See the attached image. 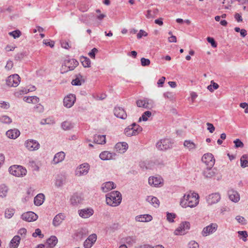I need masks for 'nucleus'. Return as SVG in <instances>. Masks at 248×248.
<instances>
[{
	"instance_id": "nucleus-1",
	"label": "nucleus",
	"mask_w": 248,
	"mask_h": 248,
	"mask_svg": "<svg viewBox=\"0 0 248 248\" xmlns=\"http://www.w3.org/2000/svg\"><path fill=\"white\" fill-rule=\"evenodd\" d=\"M199 202V196L194 192H188L184 194L180 201V205L183 208H193L197 206Z\"/></svg>"
},
{
	"instance_id": "nucleus-2",
	"label": "nucleus",
	"mask_w": 248,
	"mask_h": 248,
	"mask_svg": "<svg viewBox=\"0 0 248 248\" xmlns=\"http://www.w3.org/2000/svg\"><path fill=\"white\" fill-rule=\"evenodd\" d=\"M106 201L108 205L116 207L120 204L122 202V195L118 191H114L106 196Z\"/></svg>"
},
{
	"instance_id": "nucleus-3",
	"label": "nucleus",
	"mask_w": 248,
	"mask_h": 248,
	"mask_svg": "<svg viewBox=\"0 0 248 248\" xmlns=\"http://www.w3.org/2000/svg\"><path fill=\"white\" fill-rule=\"evenodd\" d=\"M142 130V128L140 126L136 123H133L125 128L124 132L126 136L131 137L137 135Z\"/></svg>"
},
{
	"instance_id": "nucleus-4",
	"label": "nucleus",
	"mask_w": 248,
	"mask_h": 248,
	"mask_svg": "<svg viewBox=\"0 0 248 248\" xmlns=\"http://www.w3.org/2000/svg\"><path fill=\"white\" fill-rule=\"evenodd\" d=\"M10 174L16 177H23L26 175L27 170L21 166L14 165L9 169Z\"/></svg>"
},
{
	"instance_id": "nucleus-5",
	"label": "nucleus",
	"mask_w": 248,
	"mask_h": 248,
	"mask_svg": "<svg viewBox=\"0 0 248 248\" xmlns=\"http://www.w3.org/2000/svg\"><path fill=\"white\" fill-rule=\"evenodd\" d=\"M24 146L29 151L33 152L39 150L40 144L39 142L33 139H28L25 141Z\"/></svg>"
},
{
	"instance_id": "nucleus-6",
	"label": "nucleus",
	"mask_w": 248,
	"mask_h": 248,
	"mask_svg": "<svg viewBox=\"0 0 248 248\" xmlns=\"http://www.w3.org/2000/svg\"><path fill=\"white\" fill-rule=\"evenodd\" d=\"M77 61L74 59L66 60L62 65L61 73H63L73 70L77 66Z\"/></svg>"
},
{
	"instance_id": "nucleus-7",
	"label": "nucleus",
	"mask_w": 248,
	"mask_h": 248,
	"mask_svg": "<svg viewBox=\"0 0 248 248\" xmlns=\"http://www.w3.org/2000/svg\"><path fill=\"white\" fill-rule=\"evenodd\" d=\"M20 78L17 74L12 75L7 78L6 80V84L10 87H17L20 82Z\"/></svg>"
},
{
	"instance_id": "nucleus-8",
	"label": "nucleus",
	"mask_w": 248,
	"mask_h": 248,
	"mask_svg": "<svg viewBox=\"0 0 248 248\" xmlns=\"http://www.w3.org/2000/svg\"><path fill=\"white\" fill-rule=\"evenodd\" d=\"M156 147L159 150L164 151L172 147V143L170 139L161 140L156 143Z\"/></svg>"
},
{
	"instance_id": "nucleus-9",
	"label": "nucleus",
	"mask_w": 248,
	"mask_h": 248,
	"mask_svg": "<svg viewBox=\"0 0 248 248\" xmlns=\"http://www.w3.org/2000/svg\"><path fill=\"white\" fill-rule=\"evenodd\" d=\"M218 225L217 223H212L207 226L203 228L202 234L203 236H206L214 233L217 229Z\"/></svg>"
},
{
	"instance_id": "nucleus-10",
	"label": "nucleus",
	"mask_w": 248,
	"mask_h": 248,
	"mask_svg": "<svg viewBox=\"0 0 248 248\" xmlns=\"http://www.w3.org/2000/svg\"><path fill=\"white\" fill-rule=\"evenodd\" d=\"M190 228V224L185 221L180 224V226L175 230L174 234L176 235H184Z\"/></svg>"
},
{
	"instance_id": "nucleus-11",
	"label": "nucleus",
	"mask_w": 248,
	"mask_h": 248,
	"mask_svg": "<svg viewBox=\"0 0 248 248\" xmlns=\"http://www.w3.org/2000/svg\"><path fill=\"white\" fill-rule=\"evenodd\" d=\"M76 101V96L74 94H69L66 96L63 101V106L67 108L73 106Z\"/></svg>"
},
{
	"instance_id": "nucleus-12",
	"label": "nucleus",
	"mask_w": 248,
	"mask_h": 248,
	"mask_svg": "<svg viewBox=\"0 0 248 248\" xmlns=\"http://www.w3.org/2000/svg\"><path fill=\"white\" fill-rule=\"evenodd\" d=\"M220 195L219 193H214L208 195L206 200L208 205H213L217 203L220 200Z\"/></svg>"
},
{
	"instance_id": "nucleus-13",
	"label": "nucleus",
	"mask_w": 248,
	"mask_h": 248,
	"mask_svg": "<svg viewBox=\"0 0 248 248\" xmlns=\"http://www.w3.org/2000/svg\"><path fill=\"white\" fill-rule=\"evenodd\" d=\"M202 160L208 167H212L215 164V159L212 154H205L202 158Z\"/></svg>"
},
{
	"instance_id": "nucleus-14",
	"label": "nucleus",
	"mask_w": 248,
	"mask_h": 248,
	"mask_svg": "<svg viewBox=\"0 0 248 248\" xmlns=\"http://www.w3.org/2000/svg\"><path fill=\"white\" fill-rule=\"evenodd\" d=\"M207 167L206 169H204L202 171V174L206 178H212L216 176L217 174V171L215 168Z\"/></svg>"
},
{
	"instance_id": "nucleus-15",
	"label": "nucleus",
	"mask_w": 248,
	"mask_h": 248,
	"mask_svg": "<svg viewBox=\"0 0 248 248\" xmlns=\"http://www.w3.org/2000/svg\"><path fill=\"white\" fill-rule=\"evenodd\" d=\"M21 218L28 222L34 221L38 218V216L33 212H27L21 215Z\"/></svg>"
},
{
	"instance_id": "nucleus-16",
	"label": "nucleus",
	"mask_w": 248,
	"mask_h": 248,
	"mask_svg": "<svg viewBox=\"0 0 248 248\" xmlns=\"http://www.w3.org/2000/svg\"><path fill=\"white\" fill-rule=\"evenodd\" d=\"M114 114L118 118L125 120L127 115L124 109L120 107H115L114 108Z\"/></svg>"
},
{
	"instance_id": "nucleus-17",
	"label": "nucleus",
	"mask_w": 248,
	"mask_h": 248,
	"mask_svg": "<svg viewBox=\"0 0 248 248\" xmlns=\"http://www.w3.org/2000/svg\"><path fill=\"white\" fill-rule=\"evenodd\" d=\"M97 240V235L95 233L90 235L84 242L85 248H91Z\"/></svg>"
},
{
	"instance_id": "nucleus-18",
	"label": "nucleus",
	"mask_w": 248,
	"mask_h": 248,
	"mask_svg": "<svg viewBox=\"0 0 248 248\" xmlns=\"http://www.w3.org/2000/svg\"><path fill=\"white\" fill-rule=\"evenodd\" d=\"M148 183L152 186L158 187L162 185L163 180L160 177L150 176Z\"/></svg>"
},
{
	"instance_id": "nucleus-19",
	"label": "nucleus",
	"mask_w": 248,
	"mask_h": 248,
	"mask_svg": "<svg viewBox=\"0 0 248 248\" xmlns=\"http://www.w3.org/2000/svg\"><path fill=\"white\" fill-rule=\"evenodd\" d=\"M116 156L115 153L107 151L101 152L99 155L100 159L103 160H114L116 159Z\"/></svg>"
},
{
	"instance_id": "nucleus-20",
	"label": "nucleus",
	"mask_w": 248,
	"mask_h": 248,
	"mask_svg": "<svg viewBox=\"0 0 248 248\" xmlns=\"http://www.w3.org/2000/svg\"><path fill=\"white\" fill-rule=\"evenodd\" d=\"M94 211L92 208H87L78 211V215L83 218H87L92 216Z\"/></svg>"
},
{
	"instance_id": "nucleus-21",
	"label": "nucleus",
	"mask_w": 248,
	"mask_h": 248,
	"mask_svg": "<svg viewBox=\"0 0 248 248\" xmlns=\"http://www.w3.org/2000/svg\"><path fill=\"white\" fill-rule=\"evenodd\" d=\"M137 106L140 108H143L146 109H150L153 107L152 105L149 102L147 98L139 99L136 101Z\"/></svg>"
},
{
	"instance_id": "nucleus-22",
	"label": "nucleus",
	"mask_w": 248,
	"mask_h": 248,
	"mask_svg": "<svg viewBox=\"0 0 248 248\" xmlns=\"http://www.w3.org/2000/svg\"><path fill=\"white\" fill-rule=\"evenodd\" d=\"M65 157V154L62 151L56 153L53 157L52 161V164L56 165L62 162Z\"/></svg>"
},
{
	"instance_id": "nucleus-23",
	"label": "nucleus",
	"mask_w": 248,
	"mask_h": 248,
	"mask_svg": "<svg viewBox=\"0 0 248 248\" xmlns=\"http://www.w3.org/2000/svg\"><path fill=\"white\" fill-rule=\"evenodd\" d=\"M128 147V144L125 142H120L116 144L115 149L120 154L125 153Z\"/></svg>"
},
{
	"instance_id": "nucleus-24",
	"label": "nucleus",
	"mask_w": 248,
	"mask_h": 248,
	"mask_svg": "<svg viewBox=\"0 0 248 248\" xmlns=\"http://www.w3.org/2000/svg\"><path fill=\"white\" fill-rule=\"evenodd\" d=\"M115 187L116 185L113 182L108 181L102 184L101 189L103 192L106 193Z\"/></svg>"
},
{
	"instance_id": "nucleus-25",
	"label": "nucleus",
	"mask_w": 248,
	"mask_h": 248,
	"mask_svg": "<svg viewBox=\"0 0 248 248\" xmlns=\"http://www.w3.org/2000/svg\"><path fill=\"white\" fill-rule=\"evenodd\" d=\"M90 169V165L87 163H84L78 166V175H86L89 172Z\"/></svg>"
},
{
	"instance_id": "nucleus-26",
	"label": "nucleus",
	"mask_w": 248,
	"mask_h": 248,
	"mask_svg": "<svg viewBox=\"0 0 248 248\" xmlns=\"http://www.w3.org/2000/svg\"><path fill=\"white\" fill-rule=\"evenodd\" d=\"M228 195L231 201L234 202H237L240 200V195L239 193L233 189L229 190Z\"/></svg>"
},
{
	"instance_id": "nucleus-27",
	"label": "nucleus",
	"mask_w": 248,
	"mask_h": 248,
	"mask_svg": "<svg viewBox=\"0 0 248 248\" xmlns=\"http://www.w3.org/2000/svg\"><path fill=\"white\" fill-rule=\"evenodd\" d=\"M153 217L151 215L149 214H144L137 216L135 217L136 221L147 222L151 221Z\"/></svg>"
},
{
	"instance_id": "nucleus-28",
	"label": "nucleus",
	"mask_w": 248,
	"mask_h": 248,
	"mask_svg": "<svg viewBox=\"0 0 248 248\" xmlns=\"http://www.w3.org/2000/svg\"><path fill=\"white\" fill-rule=\"evenodd\" d=\"M20 134V131L15 128L8 130L6 133V135L9 139H16L19 136Z\"/></svg>"
},
{
	"instance_id": "nucleus-29",
	"label": "nucleus",
	"mask_w": 248,
	"mask_h": 248,
	"mask_svg": "<svg viewBox=\"0 0 248 248\" xmlns=\"http://www.w3.org/2000/svg\"><path fill=\"white\" fill-rule=\"evenodd\" d=\"M65 217V216L63 214L60 213L57 215L53 219V225L55 227L59 226L64 219Z\"/></svg>"
},
{
	"instance_id": "nucleus-30",
	"label": "nucleus",
	"mask_w": 248,
	"mask_h": 248,
	"mask_svg": "<svg viewBox=\"0 0 248 248\" xmlns=\"http://www.w3.org/2000/svg\"><path fill=\"white\" fill-rule=\"evenodd\" d=\"M45 196L43 193L37 194L34 198V203L36 206L41 205L44 202Z\"/></svg>"
},
{
	"instance_id": "nucleus-31",
	"label": "nucleus",
	"mask_w": 248,
	"mask_h": 248,
	"mask_svg": "<svg viewBox=\"0 0 248 248\" xmlns=\"http://www.w3.org/2000/svg\"><path fill=\"white\" fill-rule=\"evenodd\" d=\"M146 201L155 208L158 207L160 204L159 200L155 197L149 196L146 198Z\"/></svg>"
},
{
	"instance_id": "nucleus-32",
	"label": "nucleus",
	"mask_w": 248,
	"mask_h": 248,
	"mask_svg": "<svg viewBox=\"0 0 248 248\" xmlns=\"http://www.w3.org/2000/svg\"><path fill=\"white\" fill-rule=\"evenodd\" d=\"M9 187L5 184L0 185V197L1 198H5L8 193Z\"/></svg>"
},
{
	"instance_id": "nucleus-33",
	"label": "nucleus",
	"mask_w": 248,
	"mask_h": 248,
	"mask_svg": "<svg viewBox=\"0 0 248 248\" xmlns=\"http://www.w3.org/2000/svg\"><path fill=\"white\" fill-rule=\"evenodd\" d=\"M21 238L18 235L15 236L11 240L10 243V248H17Z\"/></svg>"
},
{
	"instance_id": "nucleus-34",
	"label": "nucleus",
	"mask_w": 248,
	"mask_h": 248,
	"mask_svg": "<svg viewBox=\"0 0 248 248\" xmlns=\"http://www.w3.org/2000/svg\"><path fill=\"white\" fill-rule=\"evenodd\" d=\"M65 177L62 175H57L56 177L55 185L57 187H60L62 186L65 182Z\"/></svg>"
},
{
	"instance_id": "nucleus-35",
	"label": "nucleus",
	"mask_w": 248,
	"mask_h": 248,
	"mask_svg": "<svg viewBox=\"0 0 248 248\" xmlns=\"http://www.w3.org/2000/svg\"><path fill=\"white\" fill-rule=\"evenodd\" d=\"M93 141L97 144H104L106 143V136L103 135H95L93 137Z\"/></svg>"
},
{
	"instance_id": "nucleus-36",
	"label": "nucleus",
	"mask_w": 248,
	"mask_h": 248,
	"mask_svg": "<svg viewBox=\"0 0 248 248\" xmlns=\"http://www.w3.org/2000/svg\"><path fill=\"white\" fill-rule=\"evenodd\" d=\"M58 243V239L55 236H51L46 241V245L48 248H53Z\"/></svg>"
},
{
	"instance_id": "nucleus-37",
	"label": "nucleus",
	"mask_w": 248,
	"mask_h": 248,
	"mask_svg": "<svg viewBox=\"0 0 248 248\" xmlns=\"http://www.w3.org/2000/svg\"><path fill=\"white\" fill-rule=\"evenodd\" d=\"M23 100L28 103L36 104L39 102V98L36 96H25L24 97Z\"/></svg>"
},
{
	"instance_id": "nucleus-38",
	"label": "nucleus",
	"mask_w": 248,
	"mask_h": 248,
	"mask_svg": "<svg viewBox=\"0 0 248 248\" xmlns=\"http://www.w3.org/2000/svg\"><path fill=\"white\" fill-rule=\"evenodd\" d=\"M80 62L84 67H90L91 66V61L89 58L81 56L80 58Z\"/></svg>"
},
{
	"instance_id": "nucleus-39",
	"label": "nucleus",
	"mask_w": 248,
	"mask_h": 248,
	"mask_svg": "<svg viewBox=\"0 0 248 248\" xmlns=\"http://www.w3.org/2000/svg\"><path fill=\"white\" fill-rule=\"evenodd\" d=\"M184 145L189 150L195 149L196 148V144L190 140H186L184 141Z\"/></svg>"
},
{
	"instance_id": "nucleus-40",
	"label": "nucleus",
	"mask_w": 248,
	"mask_h": 248,
	"mask_svg": "<svg viewBox=\"0 0 248 248\" xmlns=\"http://www.w3.org/2000/svg\"><path fill=\"white\" fill-rule=\"evenodd\" d=\"M152 116V112L150 111L147 110L145 111L141 115L139 119V122L143 121H147L148 119V118H150Z\"/></svg>"
},
{
	"instance_id": "nucleus-41",
	"label": "nucleus",
	"mask_w": 248,
	"mask_h": 248,
	"mask_svg": "<svg viewBox=\"0 0 248 248\" xmlns=\"http://www.w3.org/2000/svg\"><path fill=\"white\" fill-rule=\"evenodd\" d=\"M74 126V124L69 121H65L62 124V128L64 130H70Z\"/></svg>"
},
{
	"instance_id": "nucleus-42",
	"label": "nucleus",
	"mask_w": 248,
	"mask_h": 248,
	"mask_svg": "<svg viewBox=\"0 0 248 248\" xmlns=\"http://www.w3.org/2000/svg\"><path fill=\"white\" fill-rule=\"evenodd\" d=\"M241 166L244 168L248 167V155H243L240 159Z\"/></svg>"
},
{
	"instance_id": "nucleus-43",
	"label": "nucleus",
	"mask_w": 248,
	"mask_h": 248,
	"mask_svg": "<svg viewBox=\"0 0 248 248\" xmlns=\"http://www.w3.org/2000/svg\"><path fill=\"white\" fill-rule=\"evenodd\" d=\"M55 122L54 120L51 118V117H48L46 119H43L41 120L40 121V124L42 125H45V124H55Z\"/></svg>"
},
{
	"instance_id": "nucleus-44",
	"label": "nucleus",
	"mask_w": 248,
	"mask_h": 248,
	"mask_svg": "<svg viewBox=\"0 0 248 248\" xmlns=\"http://www.w3.org/2000/svg\"><path fill=\"white\" fill-rule=\"evenodd\" d=\"M12 122V119L7 115H2L0 117V123L2 124H10Z\"/></svg>"
},
{
	"instance_id": "nucleus-45",
	"label": "nucleus",
	"mask_w": 248,
	"mask_h": 248,
	"mask_svg": "<svg viewBox=\"0 0 248 248\" xmlns=\"http://www.w3.org/2000/svg\"><path fill=\"white\" fill-rule=\"evenodd\" d=\"M15 214V210L13 208H7L5 211V217L11 218Z\"/></svg>"
},
{
	"instance_id": "nucleus-46",
	"label": "nucleus",
	"mask_w": 248,
	"mask_h": 248,
	"mask_svg": "<svg viewBox=\"0 0 248 248\" xmlns=\"http://www.w3.org/2000/svg\"><path fill=\"white\" fill-rule=\"evenodd\" d=\"M238 234V237L240 239H242V240L244 242H246L247 240V237L248 236V233L245 231H239L237 232Z\"/></svg>"
},
{
	"instance_id": "nucleus-47",
	"label": "nucleus",
	"mask_w": 248,
	"mask_h": 248,
	"mask_svg": "<svg viewBox=\"0 0 248 248\" xmlns=\"http://www.w3.org/2000/svg\"><path fill=\"white\" fill-rule=\"evenodd\" d=\"M9 34L13 37L14 38L16 39L17 38H18L21 35V32L19 30H16L14 31L11 32H10L9 33Z\"/></svg>"
},
{
	"instance_id": "nucleus-48",
	"label": "nucleus",
	"mask_w": 248,
	"mask_h": 248,
	"mask_svg": "<svg viewBox=\"0 0 248 248\" xmlns=\"http://www.w3.org/2000/svg\"><path fill=\"white\" fill-rule=\"evenodd\" d=\"M32 236L33 237H36L37 236H39L41 238L44 237V234L42 233L41 230L38 228L36 229L35 230V232L32 233Z\"/></svg>"
},
{
	"instance_id": "nucleus-49",
	"label": "nucleus",
	"mask_w": 248,
	"mask_h": 248,
	"mask_svg": "<svg viewBox=\"0 0 248 248\" xmlns=\"http://www.w3.org/2000/svg\"><path fill=\"white\" fill-rule=\"evenodd\" d=\"M141 65L142 66H147L150 64V61L148 59L141 58L140 59Z\"/></svg>"
},
{
	"instance_id": "nucleus-50",
	"label": "nucleus",
	"mask_w": 248,
	"mask_h": 248,
	"mask_svg": "<svg viewBox=\"0 0 248 248\" xmlns=\"http://www.w3.org/2000/svg\"><path fill=\"white\" fill-rule=\"evenodd\" d=\"M10 104L8 102H5L3 101H0V108L4 109H7L10 108Z\"/></svg>"
},
{
	"instance_id": "nucleus-51",
	"label": "nucleus",
	"mask_w": 248,
	"mask_h": 248,
	"mask_svg": "<svg viewBox=\"0 0 248 248\" xmlns=\"http://www.w3.org/2000/svg\"><path fill=\"white\" fill-rule=\"evenodd\" d=\"M235 219L238 221V222L242 225H244L247 223L246 220L243 217L240 216H237L235 217Z\"/></svg>"
},
{
	"instance_id": "nucleus-52",
	"label": "nucleus",
	"mask_w": 248,
	"mask_h": 248,
	"mask_svg": "<svg viewBox=\"0 0 248 248\" xmlns=\"http://www.w3.org/2000/svg\"><path fill=\"white\" fill-rule=\"evenodd\" d=\"M175 217V214L173 213H168L167 214V219L170 222H173Z\"/></svg>"
},
{
	"instance_id": "nucleus-53",
	"label": "nucleus",
	"mask_w": 248,
	"mask_h": 248,
	"mask_svg": "<svg viewBox=\"0 0 248 248\" xmlns=\"http://www.w3.org/2000/svg\"><path fill=\"white\" fill-rule=\"evenodd\" d=\"M163 96L165 98L172 100L174 98V94L171 92H166L163 94Z\"/></svg>"
},
{
	"instance_id": "nucleus-54",
	"label": "nucleus",
	"mask_w": 248,
	"mask_h": 248,
	"mask_svg": "<svg viewBox=\"0 0 248 248\" xmlns=\"http://www.w3.org/2000/svg\"><path fill=\"white\" fill-rule=\"evenodd\" d=\"M77 200H78V195H77L76 194L73 195L70 199V202H71V204H72L73 205H77Z\"/></svg>"
},
{
	"instance_id": "nucleus-55",
	"label": "nucleus",
	"mask_w": 248,
	"mask_h": 248,
	"mask_svg": "<svg viewBox=\"0 0 248 248\" xmlns=\"http://www.w3.org/2000/svg\"><path fill=\"white\" fill-rule=\"evenodd\" d=\"M233 142L235 144V147L236 148H239V147L242 148L244 146L243 143L239 139L235 140L233 141Z\"/></svg>"
},
{
	"instance_id": "nucleus-56",
	"label": "nucleus",
	"mask_w": 248,
	"mask_h": 248,
	"mask_svg": "<svg viewBox=\"0 0 248 248\" xmlns=\"http://www.w3.org/2000/svg\"><path fill=\"white\" fill-rule=\"evenodd\" d=\"M98 52V49L96 48H93L89 53V56L92 59H95V53Z\"/></svg>"
},
{
	"instance_id": "nucleus-57",
	"label": "nucleus",
	"mask_w": 248,
	"mask_h": 248,
	"mask_svg": "<svg viewBox=\"0 0 248 248\" xmlns=\"http://www.w3.org/2000/svg\"><path fill=\"white\" fill-rule=\"evenodd\" d=\"M189 248H199V244L195 241H191L188 243Z\"/></svg>"
},
{
	"instance_id": "nucleus-58",
	"label": "nucleus",
	"mask_w": 248,
	"mask_h": 248,
	"mask_svg": "<svg viewBox=\"0 0 248 248\" xmlns=\"http://www.w3.org/2000/svg\"><path fill=\"white\" fill-rule=\"evenodd\" d=\"M148 35L147 33L142 30H140L139 32L137 34V38L140 39L142 36H147Z\"/></svg>"
},
{
	"instance_id": "nucleus-59",
	"label": "nucleus",
	"mask_w": 248,
	"mask_h": 248,
	"mask_svg": "<svg viewBox=\"0 0 248 248\" xmlns=\"http://www.w3.org/2000/svg\"><path fill=\"white\" fill-rule=\"evenodd\" d=\"M125 242L129 245H132L135 242V240L133 237L129 236L125 238Z\"/></svg>"
},
{
	"instance_id": "nucleus-60",
	"label": "nucleus",
	"mask_w": 248,
	"mask_h": 248,
	"mask_svg": "<svg viewBox=\"0 0 248 248\" xmlns=\"http://www.w3.org/2000/svg\"><path fill=\"white\" fill-rule=\"evenodd\" d=\"M107 97V95L105 93H101L100 94H97L94 98L97 100H102L105 99Z\"/></svg>"
},
{
	"instance_id": "nucleus-61",
	"label": "nucleus",
	"mask_w": 248,
	"mask_h": 248,
	"mask_svg": "<svg viewBox=\"0 0 248 248\" xmlns=\"http://www.w3.org/2000/svg\"><path fill=\"white\" fill-rule=\"evenodd\" d=\"M207 41L210 43L211 44V46L213 47H217V44L216 42L215 41V40L214 38L212 37H208L207 38Z\"/></svg>"
},
{
	"instance_id": "nucleus-62",
	"label": "nucleus",
	"mask_w": 248,
	"mask_h": 248,
	"mask_svg": "<svg viewBox=\"0 0 248 248\" xmlns=\"http://www.w3.org/2000/svg\"><path fill=\"white\" fill-rule=\"evenodd\" d=\"M13 65H14L13 62L11 60H9L7 62L6 65L5 66V68L7 70H10L13 67Z\"/></svg>"
},
{
	"instance_id": "nucleus-63",
	"label": "nucleus",
	"mask_w": 248,
	"mask_h": 248,
	"mask_svg": "<svg viewBox=\"0 0 248 248\" xmlns=\"http://www.w3.org/2000/svg\"><path fill=\"white\" fill-rule=\"evenodd\" d=\"M206 125L207 126V130H209V131L210 133H213V132L215 131V129L213 124L211 123H207L206 124Z\"/></svg>"
},
{
	"instance_id": "nucleus-64",
	"label": "nucleus",
	"mask_w": 248,
	"mask_h": 248,
	"mask_svg": "<svg viewBox=\"0 0 248 248\" xmlns=\"http://www.w3.org/2000/svg\"><path fill=\"white\" fill-rule=\"evenodd\" d=\"M43 43L46 46H48L50 47H53L54 46V42L53 41H49L48 40H44Z\"/></svg>"
}]
</instances>
